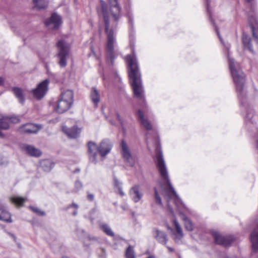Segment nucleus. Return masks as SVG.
<instances>
[{"mask_svg":"<svg viewBox=\"0 0 258 258\" xmlns=\"http://www.w3.org/2000/svg\"><path fill=\"white\" fill-rule=\"evenodd\" d=\"M121 153L125 162L133 166L135 161L131 154L130 148L124 140H122L121 144Z\"/></svg>","mask_w":258,"mask_h":258,"instance_id":"obj_11","label":"nucleus"},{"mask_svg":"<svg viewBox=\"0 0 258 258\" xmlns=\"http://www.w3.org/2000/svg\"><path fill=\"white\" fill-rule=\"evenodd\" d=\"M138 119L140 120L141 123L148 131H150L152 129V125L150 121L144 118L143 112L139 109L137 113Z\"/></svg>","mask_w":258,"mask_h":258,"instance_id":"obj_20","label":"nucleus"},{"mask_svg":"<svg viewBox=\"0 0 258 258\" xmlns=\"http://www.w3.org/2000/svg\"><path fill=\"white\" fill-rule=\"evenodd\" d=\"M114 184L115 187H117V188L121 187V183L115 177L114 178Z\"/></svg>","mask_w":258,"mask_h":258,"instance_id":"obj_38","label":"nucleus"},{"mask_svg":"<svg viewBox=\"0 0 258 258\" xmlns=\"http://www.w3.org/2000/svg\"><path fill=\"white\" fill-rule=\"evenodd\" d=\"M56 46L58 63L60 67L64 68L67 64V60L70 54V44L64 40H59L56 43Z\"/></svg>","mask_w":258,"mask_h":258,"instance_id":"obj_8","label":"nucleus"},{"mask_svg":"<svg viewBox=\"0 0 258 258\" xmlns=\"http://www.w3.org/2000/svg\"><path fill=\"white\" fill-rule=\"evenodd\" d=\"M115 115H116V117L117 118V119L118 120V121H119V122L120 123V124H121V125L122 126V128L123 127V119H122V118L121 117L120 114H119L118 112H116V113H115Z\"/></svg>","mask_w":258,"mask_h":258,"instance_id":"obj_36","label":"nucleus"},{"mask_svg":"<svg viewBox=\"0 0 258 258\" xmlns=\"http://www.w3.org/2000/svg\"><path fill=\"white\" fill-rule=\"evenodd\" d=\"M167 228H168L169 230H170L172 231V229L170 227H169V226H168Z\"/></svg>","mask_w":258,"mask_h":258,"instance_id":"obj_51","label":"nucleus"},{"mask_svg":"<svg viewBox=\"0 0 258 258\" xmlns=\"http://www.w3.org/2000/svg\"><path fill=\"white\" fill-rule=\"evenodd\" d=\"M126 258H136L133 247L130 245L125 251Z\"/></svg>","mask_w":258,"mask_h":258,"instance_id":"obj_32","label":"nucleus"},{"mask_svg":"<svg viewBox=\"0 0 258 258\" xmlns=\"http://www.w3.org/2000/svg\"><path fill=\"white\" fill-rule=\"evenodd\" d=\"M229 67L233 82L235 85L237 96L240 105L246 110L245 121L247 124L253 123L252 118L254 117L252 109L247 103L246 91L244 89L245 75L239 67L238 63H235L234 59L228 55Z\"/></svg>","mask_w":258,"mask_h":258,"instance_id":"obj_4","label":"nucleus"},{"mask_svg":"<svg viewBox=\"0 0 258 258\" xmlns=\"http://www.w3.org/2000/svg\"><path fill=\"white\" fill-rule=\"evenodd\" d=\"M156 156L157 158V168L160 173V176L163 180L164 184L168 186L167 188H165L163 190V195L166 200L168 208L170 210V212L173 214V210L170 205V201L171 199H173L175 206L179 211V214L181 218L184 222L185 228L188 231H192L193 230V225L192 222L180 210V208H181L182 207L184 208V205L183 204L181 199L176 194L170 182L167 169L163 159L160 147H157L156 148Z\"/></svg>","mask_w":258,"mask_h":258,"instance_id":"obj_2","label":"nucleus"},{"mask_svg":"<svg viewBox=\"0 0 258 258\" xmlns=\"http://www.w3.org/2000/svg\"><path fill=\"white\" fill-rule=\"evenodd\" d=\"M62 23L61 17L55 13H53L51 16L45 22V25L51 29H56Z\"/></svg>","mask_w":258,"mask_h":258,"instance_id":"obj_12","label":"nucleus"},{"mask_svg":"<svg viewBox=\"0 0 258 258\" xmlns=\"http://www.w3.org/2000/svg\"><path fill=\"white\" fill-rule=\"evenodd\" d=\"M252 251L258 252V226L254 228L250 235Z\"/></svg>","mask_w":258,"mask_h":258,"instance_id":"obj_14","label":"nucleus"},{"mask_svg":"<svg viewBox=\"0 0 258 258\" xmlns=\"http://www.w3.org/2000/svg\"><path fill=\"white\" fill-rule=\"evenodd\" d=\"M254 5H253V4H251V8H250V10L251 12H254Z\"/></svg>","mask_w":258,"mask_h":258,"instance_id":"obj_46","label":"nucleus"},{"mask_svg":"<svg viewBox=\"0 0 258 258\" xmlns=\"http://www.w3.org/2000/svg\"><path fill=\"white\" fill-rule=\"evenodd\" d=\"M167 249H168L169 251V252H173L174 251V249L170 247H169L168 246H166Z\"/></svg>","mask_w":258,"mask_h":258,"instance_id":"obj_45","label":"nucleus"},{"mask_svg":"<svg viewBox=\"0 0 258 258\" xmlns=\"http://www.w3.org/2000/svg\"><path fill=\"white\" fill-rule=\"evenodd\" d=\"M126 61L128 64V77L134 94L137 98L144 102L145 97L143 94L144 90L141 80V75L134 50H133L132 54L126 56Z\"/></svg>","mask_w":258,"mask_h":258,"instance_id":"obj_5","label":"nucleus"},{"mask_svg":"<svg viewBox=\"0 0 258 258\" xmlns=\"http://www.w3.org/2000/svg\"><path fill=\"white\" fill-rule=\"evenodd\" d=\"M90 98L92 102L96 107L98 103L100 102V94L95 87H93L91 89Z\"/></svg>","mask_w":258,"mask_h":258,"instance_id":"obj_23","label":"nucleus"},{"mask_svg":"<svg viewBox=\"0 0 258 258\" xmlns=\"http://www.w3.org/2000/svg\"><path fill=\"white\" fill-rule=\"evenodd\" d=\"M23 148L31 156L39 157L41 155V151L33 146L24 145Z\"/></svg>","mask_w":258,"mask_h":258,"instance_id":"obj_21","label":"nucleus"},{"mask_svg":"<svg viewBox=\"0 0 258 258\" xmlns=\"http://www.w3.org/2000/svg\"><path fill=\"white\" fill-rule=\"evenodd\" d=\"M211 233L215 242L217 244L221 245L225 247L230 246L235 240V238L232 235L224 236L216 231H212Z\"/></svg>","mask_w":258,"mask_h":258,"instance_id":"obj_9","label":"nucleus"},{"mask_svg":"<svg viewBox=\"0 0 258 258\" xmlns=\"http://www.w3.org/2000/svg\"><path fill=\"white\" fill-rule=\"evenodd\" d=\"M102 258H105V257L104 256V255L102 256Z\"/></svg>","mask_w":258,"mask_h":258,"instance_id":"obj_55","label":"nucleus"},{"mask_svg":"<svg viewBox=\"0 0 258 258\" xmlns=\"http://www.w3.org/2000/svg\"><path fill=\"white\" fill-rule=\"evenodd\" d=\"M128 23L131 27L133 26V18L130 15H128Z\"/></svg>","mask_w":258,"mask_h":258,"instance_id":"obj_41","label":"nucleus"},{"mask_svg":"<svg viewBox=\"0 0 258 258\" xmlns=\"http://www.w3.org/2000/svg\"><path fill=\"white\" fill-rule=\"evenodd\" d=\"M62 258H69V257H68L67 256H63V257H62Z\"/></svg>","mask_w":258,"mask_h":258,"instance_id":"obj_54","label":"nucleus"},{"mask_svg":"<svg viewBox=\"0 0 258 258\" xmlns=\"http://www.w3.org/2000/svg\"><path fill=\"white\" fill-rule=\"evenodd\" d=\"M9 122L17 123L19 122V119L17 117H9Z\"/></svg>","mask_w":258,"mask_h":258,"instance_id":"obj_37","label":"nucleus"},{"mask_svg":"<svg viewBox=\"0 0 258 258\" xmlns=\"http://www.w3.org/2000/svg\"><path fill=\"white\" fill-rule=\"evenodd\" d=\"M256 147L258 148V140L257 141V142H256Z\"/></svg>","mask_w":258,"mask_h":258,"instance_id":"obj_53","label":"nucleus"},{"mask_svg":"<svg viewBox=\"0 0 258 258\" xmlns=\"http://www.w3.org/2000/svg\"><path fill=\"white\" fill-rule=\"evenodd\" d=\"M206 6H207V12H208L209 16V19L212 23L213 26H214L215 30L217 33V35L219 37V38L220 39L221 41L222 42V39L220 36V33H219V30L218 29V27L216 26L215 22L212 18V13L211 12L210 6V0H206Z\"/></svg>","mask_w":258,"mask_h":258,"instance_id":"obj_24","label":"nucleus"},{"mask_svg":"<svg viewBox=\"0 0 258 258\" xmlns=\"http://www.w3.org/2000/svg\"><path fill=\"white\" fill-rule=\"evenodd\" d=\"M146 139L147 141V144H148L149 142V140L150 139V135L149 132H148L146 135Z\"/></svg>","mask_w":258,"mask_h":258,"instance_id":"obj_42","label":"nucleus"},{"mask_svg":"<svg viewBox=\"0 0 258 258\" xmlns=\"http://www.w3.org/2000/svg\"><path fill=\"white\" fill-rule=\"evenodd\" d=\"M74 102V93L71 90L62 92L57 101L55 110L57 113H62L68 110Z\"/></svg>","mask_w":258,"mask_h":258,"instance_id":"obj_7","label":"nucleus"},{"mask_svg":"<svg viewBox=\"0 0 258 258\" xmlns=\"http://www.w3.org/2000/svg\"><path fill=\"white\" fill-rule=\"evenodd\" d=\"M12 91L19 103L23 105L25 102V90L19 87H14L12 88Z\"/></svg>","mask_w":258,"mask_h":258,"instance_id":"obj_15","label":"nucleus"},{"mask_svg":"<svg viewBox=\"0 0 258 258\" xmlns=\"http://www.w3.org/2000/svg\"><path fill=\"white\" fill-rule=\"evenodd\" d=\"M154 197H155L156 204H157L158 205H159L160 206H162V200L158 192L157 188L156 187H154Z\"/></svg>","mask_w":258,"mask_h":258,"instance_id":"obj_33","label":"nucleus"},{"mask_svg":"<svg viewBox=\"0 0 258 258\" xmlns=\"http://www.w3.org/2000/svg\"><path fill=\"white\" fill-rule=\"evenodd\" d=\"M110 12L113 17L111 20L108 12L107 4L103 0H100V6L97 7V12L103 17L104 31L107 36V60L109 66H113L115 58L114 51V44L115 43V35L118 21L121 18V8L117 0H109Z\"/></svg>","mask_w":258,"mask_h":258,"instance_id":"obj_1","label":"nucleus"},{"mask_svg":"<svg viewBox=\"0 0 258 258\" xmlns=\"http://www.w3.org/2000/svg\"><path fill=\"white\" fill-rule=\"evenodd\" d=\"M30 208L32 210V211L36 213L37 215L39 216H44L45 215V213L44 212L41 211L40 209H39L37 207L30 206Z\"/></svg>","mask_w":258,"mask_h":258,"instance_id":"obj_35","label":"nucleus"},{"mask_svg":"<svg viewBox=\"0 0 258 258\" xmlns=\"http://www.w3.org/2000/svg\"><path fill=\"white\" fill-rule=\"evenodd\" d=\"M100 227L107 235L111 237L114 236V232L112 231L110 227L107 224L104 223L100 225Z\"/></svg>","mask_w":258,"mask_h":258,"instance_id":"obj_31","label":"nucleus"},{"mask_svg":"<svg viewBox=\"0 0 258 258\" xmlns=\"http://www.w3.org/2000/svg\"><path fill=\"white\" fill-rule=\"evenodd\" d=\"M229 67L233 82L235 85L237 96L240 105L246 110L245 121L247 124L253 123L252 118L254 117L252 109L247 103L246 91L244 89L245 75L239 67L238 63H235L234 59L228 55Z\"/></svg>","mask_w":258,"mask_h":258,"instance_id":"obj_3","label":"nucleus"},{"mask_svg":"<svg viewBox=\"0 0 258 258\" xmlns=\"http://www.w3.org/2000/svg\"><path fill=\"white\" fill-rule=\"evenodd\" d=\"M34 4V8L38 10L44 9L48 5L47 0H32Z\"/></svg>","mask_w":258,"mask_h":258,"instance_id":"obj_27","label":"nucleus"},{"mask_svg":"<svg viewBox=\"0 0 258 258\" xmlns=\"http://www.w3.org/2000/svg\"><path fill=\"white\" fill-rule=\"evenodd\" d=\"M77 214H78L77 210L75 209V211L73 212V215L75 216L77 215Z\"/></svg>","mask_w":258,"mask_h":258,"instance_id":"obj_48","label":"nucleus"},{"mask_svg":"<svg viewBox=\"0 0 258 258\" xmlns=\"http://www.w3.org/2000/svg\"><path fill=\"white\" fill-rule=\"evenodd\" d=\"M153 139L154 140H155L154 142H157V137H156V135H155L153 137Z\"/></svg>","mask_w":258,"mask_h":258,"instance_id":"obj_47","label":"nucleus"},{"mask_svg":"<svg viewBox=\"0 0 258 258\" xmlns=\"http://www.w3.org/2000/svg\"><path fill=\"white\" fill-rule=\"evenodd\" d=\"M75 208L76 210H78V208H79V206L78 204H77L76 203H74V202H73L72 204L71 205H69V206H68V207H67V209H69V208Z\"/></svg>","mask_w":258,"mask_h":258,"instance_id":"obj_39","label":"nucleus"},{"mask_svg":"<svg viewBox=\"0 0 258 258\" xmlns=\"http://www.w3.org/2000/svg\"><path fill=\"white\" fill-rule=\"evenodd\" d=\"M62 130L70 138H76L79 136L80 130L76 126H74L71 128H68L64 126Z\"/></svg>","mask_w":258,"mask_h":258,"instance_id":"obj_18","label":"nucleus"},{"mask_svg":"<svg viewBox=\"0 0 258 258\" xmlns=\"http://www.w3.org/2000/svg\"><path fill=\"white\" fill-rule=\"evenodd\" d=\"M82 183L79 180H77L75 183V188L74 189V191L77 192L79 191L80 190H81L82 188Z\"/></svg>","mask_w":258,"mask_h":258,"instance_id":"obj_34","label":"nucleus"},{"mask_svg":"<svg viewBox=\"0 0 258 258\" xmlns=\"http://www.w3.org/2000/svg\"><path fill=\"white\" fill-rule=\"evenodd\" d=\"M41 127L42 126L40 125H37L33 123H27L24 125L22 126V129L23 131L26 133L34 134L38 132Z\"/></svg>","mask_w":258,"mask_h":258,"instance_id":"obj_19","label":"nucleus"},{"mask_svg":"<svg viewBox=\"0 0 258 258\" xmlns=\"http://www.w3.org/2000/svg\"><path fill=\"white\" fill-rule=\"evenodd\" d=\"M10 201L12 203L15 204L17 206H22L23 203L27 200L26 198H22L19 196H13L10 198Z\"/></svg>","mask_w":258,"mask_h":258,"instance_id":"obj_29","label":"nucleus"},{"mask_svg":"<svg viewBox=\"0 0 258 258\" xmlns=\"http://www.w3.org/2000/svg\"><path fill=\"white\" fill-rule=\"evenodd\" d=\"M155 237L157 240L160 243L165 245L168 241V238L166 234L162 231L156 229L155 231Z\"/></svg>","mask_w":258,"mask_h":258,"instance_id":"obj_22","label":"nucleus"},{"mask_svg":"<svg viewBox=\"0 0 258 258\" xmlns=\"http://www.w3.org/2000/svg\"><path fill=\"white\" fill-rule=\"evenodd\" d=\"M87 198L89 201H93L94 199V196L93 194L87 192Z\"/></svg>","mask_w":258,"mask_h":258,"instance_id":"obj_40","label":"nucleus"},{"mask_svg":"<svg viewBox=\"0 0 258 258\" xmlns=\"http://www.w3.org/2000/svg\"><path fill=\"white\" fill-rule=\"evenodd\" d=\"M49 83V80L45 79L40 83L36 88L31 90L30 92L33 94L34 98L37 100H40L46 94L48 90Z\"/></svg>","mask_w":258,"mask_h":258,"instance_id":"obj_10","label":"nucleus"},{"mask_svg":"<svg viewBox=\"0 0 258 258\" xmlns=\"http://www.w3.org/2000/svg\"><path fill=\"white\" fill-rule=\"evenodd\" d=\"M130 195L135 203L139 202L143 196V194L141 191L140 186L138 185H135L131 188Z\"/></svg>","mask_w":258,"mask_h":258,"instance_id":"obj_13","label":"nucleus"},{"mask_svg":"<svg viewBox=\"0 0 258 258\" xmlns=\"http://www.w3.org/2000/svg\"><path fill=\"white\" fill-rule=\"evenodd\" d=\"M9 127V118L0 119V130H7ZM0 137H4V135L0 131Z\"/></svg>","mask_w":258,"mask_h":258,"instance_id":"obj_30","label":"nucleus"},{"mask_svg":"<svg viewBox=\"0 0 258 258\" xmlns=\"http://www.w3.org/2000/svg\"><path fill=\"white\" fill-rule=\"evenodd\" d=\"M100 250L102 251V252L103 253V254H104V252H105V250H104V248H100Z\"/></svg>","mask_w":258,"mask_h":258,"instance_id":"obj_50","label":"nucleus"},{"mask_svg":"<svg viewBox=\"0 0 258 258\" xmlns=\"http://www.w3.org/2000/svg\"><path fill=\"white\" fill-rule=\"evenodd\" d=\"M0 220L7 223L12 222L10 213L7 211L6 206L2 203H0Z\"/></svg>","mask_w":258,"mask_h":258,"instance_id":"obj_17","label":"nucleus"},{"mask_svg":"<svg viewBox=\"0 0 258 258\" xmlns=\"http://www.w3.org/2000/svg\"><path fill=\"white\" fill-rule=\"evenodd\" d=\"M242 39L244 49H248L251 53H253V50L252 48L250 38L248 37L246 34L243 33L242 35Z\"/></svg>","mask_w":258,"mask_h":258,"instance_id":"obj_25","label":"nucleus"},{"mask_svg":"<svg viewBox=\"0 0 258 258\" xmlns=\"http://www.w3.org/2000/svg\"><path fill=\"white\" fill-rule=\"evenodd\" d=\"M118 190H119V194L121 196H124V192H123L122 190V188L121 187H119V188H118Z\"/></svg>","mask_w":258,"mask_h":258,"instance_id":"obj_43","label":"nucleus"},{"mask_svg":"<svg viewBox=\"0 0 258 258\" xmlns=\"http://www.w3.org/2000/svg\"><path fill=\"white\" fill-rule=\"evenodd\" d=\"M253 253H254V252H252V255H253Z\"/></svg>","mask_w":258,"mask_h":258,"instance_id":"obj_56","label":"nucleus"},{"mask_svg":"<svg viewBox=\"0 0 258 258\" xmlns=\"http://www.w3.org/2000/svg\"><path fill=\"white\" fill-rule=\"evenodd\" d=\"M173 224L176 230L177 235H176L175 240L177 242V239H181L183 237V234L182 229L176 219H174L173 220Z\"/></svg>","mask_w":258,"mask_h":258,"instance_id":"obj_28","label":"nucleus"},{"mask_svg":"<svg viewBox=\"0 0 258 258\" xmlns=\"http://www.w3.org/2000/svg\"><path fill=\"white\" fill-rule=\"evenodd\" d=\"M147 258H154L153 256H149Z\"/></svg>","mask_w":258,"mask_h":258,"instance_id":"obj_52","label":"nucleus"},{"mask_svg":"<svg viewBox=\"0 0 258 258\" xmlns=\"http://www.w3.org/2000/svg\"><path fill=\"white\" fill-rule=\"evenodd\" d=\"M4 83V79L3 77H0V86H3Z\"/></svg>","mask_w":258,"mask_h":258,"instance_id":"obj_44","label":"nucleus"},{"mask_svg":"<svg viewBox=\"0 0 258 258\" xmlns=\"http://www.w3.org/2000/svg\"><path fill=\"white\" fill-rule=\"evenodd\" d=\"M248 22L252 32L253 36L258 42V21L254 16H251L248 18Z\"/></svg>","mask_w":258,"mask_h":258,"instance_id":"obj_16","label":"nucleus"},{"mask_svg":"<svg viewBox=\"0 0 258 258\" xmlns=\"http://www.w3.org/2000/svg\"><path fill=\"white\" fill-rule=\"evenodd\" d=\"M40 166L44 171L49 172L54 167V164L51 160L45 159L40 162Z\"/></svg>","mask_w":258,"mask_h":258,"instance_id":"obj_26","label":"nucleus"},{"mask_svg":"<svg viewBox=\"0 0 258 258\" xmlns=\"http://www.w3.org/2000/svg\"><path fill=\"white\" fill-rule=\"evenodd\" d=\"M9 234L14 238V240L16 239V237L12 234L9 233Z\"/></svg>","mask_w":258,"mask_h":258,"instance_id":"obj_49","label":"nucleus"},{"mask_svg":"<svg viewBox=\"0 0 258 258\" xmlns=\"http://www.w3.org/2000/svg\"><path fill=\"white\" fill-rule=\"evenodd\" d=\"M88 151L90 161L94 164L97 162V155L99 153L101 157H105L111 150L112 144L107 139L103 140L99 146L93 142L88 143Z\"/></svg>","mask_w":258,"mask_h":258,"instance_id":"obj_6","label":"nucleus"}]
</instances>
